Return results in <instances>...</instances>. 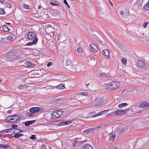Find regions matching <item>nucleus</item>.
Returning <instances> with one entry per match:
<instances>
[{
    "label": "nucleus",
    "mask_w": 149,
    "mask_h": 149,
    "mask_svg": "<svg viewBox=\"0 0 149 149\" xmlns=\"http://www.w3.org/2000/svg\"><path fill=\"white\" fill-rule=\"evenodd\" d=\"M15 54V52L14 51H9L7 56L5 57L6 60L8 61H13V59H16Z\"/></svg>",
    "instance_id": "2"
},
{
    "label": "nucleus",
    "mask_w": 149,
    "mask_h": 149,
    "mask_svg": "<svg viewBox=\"0 0 149 149\" xmlns=\"http://www.w3.org/2000/svg\"><path fill=\"white\" fill-rule=\"evenodd\" d=\"M26 65L28 67H33L35 66V64H33L29 61H28L26 63Z\"/></svg>",
    "instance_id": "25"
},
{
    "label": "nucleus",
    "mask_w": 149,
    "mask_h": 149,
    "mask_svg": "<svg viewBox=\"0 0 149 149\" xmlns=\"http://www.w3.org/2000/svg\"><path fill=\"white\" fill-rule=\"evenodd\" d=\"M16 116H17L18 117L17 118V119L15 120V119H14V118H10V120H11V121H10V122L13 123H14L16 122L19 120L21 118V117H19L18 116H17L15 115H14L12 116H11L10 117H12Z\"/></svg>",
    "instance_id": "10"
},
{
    "label": "nucleus",
    "mask_w": 149,
    "mask_h": 149,
    "mask_svg": "<svg viewBox=\"0 0 149 149\" xmlns=\"http://www.w3.org/2000/svg\"><path fill=\"white\" fill-rule=\"evenodd\" d=\"M78 140H76V138L75 139V140L73 141V143H72V146H76L77 145H78Z\"/></svg>",
    "instance_id": "26"
},
{
    "label": "nucleus",
    "mask_w": 149,
    "mask_h": 149,
    "mask_svg": "<svg viewBox=\"0 0 149 149\" xmlns=\"http://www.w3.org/2000/svg\"><path fill=\"white\" fill-rule=\"evenodd\" d=\"M109 78V76L108 74H106L105 79H108Z\"/></svg>",
    "instance_id": "53"
},
{
    "label": "nucleus",
    "mask_w": 149,
    "mask_h": 149,
    "mask_svg": "<svg viewBox=\"0 0 149 149\" xmlns=\"http://www.w3.org/2000/svg\"><path fill=\"white\" fill-rule=\"evenodd\" d=\"M7 39L6 38H0V41L3 42H6Z\"/></svg>",
    "instance_id": "38"
},
{
    "label": "nucleus",
    "mask_w": 149,
    "mask_h": 149,
    "mask_svg": "<svg viewBox=\"0 0 149 149\" xmlns=\"http://www.w3.org/2000/svg\"><path fill=\"white\" fill-rule=\"evenodd\" d=\"M137 65L139 68H142L144 66L145 63L143 61L140 60L138 61L137 63Z\"/></svg>",
    "instance_id": "12"
},
{
    "label": "nucleus",
    "mask_w": 149,
    "mask_h": 149,
    "mask_svg": "<svg viewBox=\"0 0 149 149\" xmlns=\"http://www.w3.org/2000/svg\"><path fill=\"white\" fill-rule=\"evenodd\" d=\"M148 24V21H147L146 22H144L143 24V26L144 28H146V26Z\"/></svg>",
    "instance_id": "45"
},
{
    "label": "nucleus",
    "mask_w": 149,
    "mask_h": 149,
    "mask_svg": "<svg viewBox=\"0 0 149 149\" xmlns=\"http://www.w3.org/2000/svg\"><path fill=\"white\" fill-rule=\"evenodd\" d=\"M36 137V135H32L29 138L32 140L35 139Z\"/></svg>",
    "instance_id": "47"
},
{
    "label": "nucleus",
    "mask_w": 149,
    "mask_h": 149,
    "mask_svg": "<svg viewBox=\"0 0 149 149\" xmlns=\"http://www.w3.org/2000/svg\"><path fill=\"white\" fill-rule=\"evenodd\" d=\"M106 76V74L102 72L99 74L98 76L99 77H100V78H102L105 79V77Z\"/></svg>",
    "instance_id": "23"
},
{
    "label": "nucleus",
    "mask_w": 149,
    "mask_h": 149,
    "mask_svg": "<svg viewBox=\"0 0 149 149\" xmlns=\"http://www.w3.org/2000/svg\"><path fill=\"white\" fill-rule=\"evenodd\" d=\"M27 116H28L31 117L33 116H34V113H27Z\"/></svg>",
    "instance_id": "44"
},
{
    "label": "nucleus",
    "mask_w": 149,
    "mask_h": 149,
    "mask_svg": "<svg viewBox=\"0 0 149 149\" xmlns=\"http://www.w3.org/2000/svg\"><path fill=\"white\" fill-rule=\"evenodd\" d=\"M13 112L12 110H8L7 112L8 113L11 114Z\"/></svg>",
    "instance_id": "56"
},
{
    "label": "nucleus",
    "mask_w": 149,
    "mask_h": 149,
    "mask_svg": "<svg viewBox=\"0 0 149 149\" xmlns=\"http://www.w3.org/2000/svg\"><path fill=\"white\" fill-rule=\"evenodd\" d=\"M13 129H8L5 130V132L6 133H8L11 132V131H12Z\"/></svg>",
    "instance_id": "46"
},
{
    "label": "nucleus",
    "mask_w": 149,
    "mask_h": 149,
    "mask_svg": "<svg viewBox=\"0 0 149 149\" xmlns=\"http://www.w3.org/2000/svg\"><path fill=\"white\" fill-rule=\"evenodd\" d=\"M128 104L126 103H123L121 104H119L118 105V107L119 108H120L122 107H125L127 106Z\"/></svg>",
    "instance_id": "29"
},
{
    "label": "nucleus",
    "mask_w": 149,
    "mask_h": 149,
    "mask_svg": "<svg viewBox=\"0 0 149 149\" xmlns=\"http://www.w3.org/2000/svg\"><path fill=\"white\" fill-rule=\"evenodd\" d=\"M27 36L28 39L31 40L34 39L36 37H38L36 36V34L32 32H29L27 34Z\"/></svg>",
    "instance_id": "6"
},
{
    "label": "nucleus",
    "mask_w": 149,
    "mask_h": 149,
    "mask_svg": "<svg viewBox=\"0 0 149 149\" xmlns=\"http://www.w3.org/2000/svg\"><path fill=\"white\" fill-rule=\"evenodd\" d=\"M18 130L19 131V133L23 132H24L23 130H22L19 129H18Z\"/></svg>",
    "instance_id": "62"
},
{
    "label": "nucleus",
    "mask_w": 149,
    "mask_h": 149,
    "mask_svg": "<svg viewBox=\"0 0 149 149\" xmlns=\"http://www.w3.org/2000/svg\"><path fill=\"white\" fill-rule=\"evenodd\" d=\"M71 63H72V61H71L70 60L68 59L65 61V64L67 67H68V66H69L71 64Z\"/></svg>",
    "instance_id": "28"
},
{
    "label": "nucleus",
    "mask_w": 149,
    "mask_h": 149,
    "mask_svg": "<svg viewBox=\"0 0 149 149\" xmlns=\"http://www.w3.org/2000/svg\"><path fill=\"white\" fill-rule=\"evenodd\" d=\"M2 29L3 31L5 32L8 31H10V29L8 28V26L5 25L3 26Z\"/></svg>",
    "instance_id": "20"
},
{
    "label": "nucleus",
    "mask_w": 149,
    "mask_h": 149,
    "mask_svg": "<svg viewBox=\"0 0 149 149\" xmlns=\"http://www.w3.org/2000/svg\"><path fill=\"white\" fill-rule=\"evenodd\" d=\"M75 66V65H74V64L72 63L69 66H68V67H66L67 69L71 71H74L76 68Z\"/></svg>",
    "instance_id": "8"
},
{
    "label": "nucleus",
    "mask_w": 149,
    "mask_h": 149,
    "mask_svg": "<svg viewBox=\"0 0 149 149\" xmlns=\"http://www.w3.org/2000/svg\"><path fill=\"white\" fill-rule=\"evenodd\" d=\"M2 148H3L5 149L10 148V146L7 144L4 145L0 143V149L1 148L2 149Z\"/></svg>",
    "instance_id": "18"
},
{
    "label": "nucleus",
    "mask_w": 149,
    "mask_h": 149,
    "mask_svg": "<svg viewBox=\"0 0 149 149\" xmlns=\"http://www.w3.org/2000/svg\"><path fill=\"white\" fill-rule=\"evenodd\" d=\"M78 139H79L80 141H83L82 137L80 138H76V140H77Z\"/></svg>",
    "instance_id": "58"
},
{
    "label": "nucleus",
    "mask_w": 149,
    "mask_h": 149,
    "mask_svg": "<svg viewBox=\"0 0 149 149\" xmlns=\"http://www.w3.org/2000/svg\"><path fill=\"white\" fill-rule=\"evenodd\" d=\"M143 9L145 10L149 9V0L147 3L143 6Z\"/></svg>",
    "instance_id": "24"
},
{
    "label": "nucleus",
    "mask_w": 149,
    "mask_h": 149,
    "mask_svg": "<svg viewBox=\"0 0 149 149\" xmlns=\"http://www.w3.org/2000/svg\"><path fill=\"white\" fill-rule=\"evenodd\" d=\"M50 3L52 6H58V5H57V4H56L55 3H52V2H50Z\"/></svg>",
    "instance_id": "55"
},
{
    "label": "nucleus",
    "mask_w": 149,
    "mask_h": 149,
    "mask_svg": "<svg viewBox=\"0 0 149 149\" xmlns=\"http://www.w3.org/2000/svg\"><path fill=\"white\" fill-rule=\"evenodd\" d=\"M23 6L25 9H30L29 6L27 5L23 4Z\"/></svg>",
    "instance_id": "32"
},
{
    "label": "nucleus",
    "mask_w": 149,
    "mask_h": 149,
    "mask_svg": "<svg viewBox=\"0 0 149 149\" xmlns=\"http://www.w3.org/2000/svg\"><path fill=\"white\" fill-rule=\"evenodd\" d=\"M64 123H65V125H67L71 123H72V121L70 120H68L66 121H64Z\"/></svg>",
    "instance_id": "48"
},
{
    "label": "nucleus",
    "mask_w": 149,
    "mask_h": 149,
    "mask_svg": "<svg viewBox=\"0 0 149 149\" xmlns=\"http://www.w3.org/2000/svg\"><path fill=\"white\" fill-rule=\"evenodd\" d=\"M94 36L95 37H94L95 38L97 41L98 42L100 43L102 42V41L100 40V39L98 37H96V36L95 35Z\"/></svg>",
    "instance_id": "43"
},
{
    "label": "nucleus",
    "mask_w": 149,
    "mask_h": 149,
    "mask_svg": "<svg viewBox=\"0 0 149 149\" xmlns=\"http://www.w3.org/2000/svg\"><path fill=\"white\" fill-rule=\"evenodd\" d=\"M65 87L64 85L60 84L59 85L56 86V88L59 89H63Z\"/></svg>",
    "instance_id": "21"
},
{
    "label": "nucleus",
    "mask_w": 149,
    "mask_h": 149,
    "mask_svg": "<svg viewBox=\"0 0 149 149\" xmlns=\"http://www.w3.org/2000/svg\"><path fill=\"white\" fill-rule=\"evenodd\" d=\"M95 101L96 102V106H100L103 103L102 100L98 97H96L95 98Z\"/></svg>",
    "instance_id": "9"
},
{
    "label": "nucleus",
    "mask_w": 149,
    "mask_h": 149,
    "mask_svg": "<svg viewBox=\"0 0 149 149\" xmlns=\"http://www.w3.org/2000/svg\"><path fill=\"white\" fill-rule=\"evenodd\" d=\"M55 111L56 115H55L53 116V119L57 118L60 117L62 115L63 113V111L61 110L59 111L56 110Z\"/></svg>",
    "instance_id": "5"
},
{
    "label": "nucleus",
    "mask_w": 149,
    "mask_h": 149,
    "mask_svg": "<svg viewBox=\"0 0 149 149\" xmlns=\"http://www.w3.org/2000/svg\"><path fill=\"white\" fill-rule=\"evenodd\" d=\"M121 60L122 62L124 64V65H125L127 61L126 59L125 58H122Z\"/></svg>",
    "instance_id": "33"
},
{
    "label": "nucleus",
    "mask_w": 149,
    "mask_h": 149,
    "mask_svg": "<svg viewBox=\"0 0 149 149\" xmlns=\"http://www.w3.org/2000/svg\"><path fill=\"white\" fill-rule=\"evenodd\" d=\"M59 125H65V123H64V121H63L59 123Z\"/></svg>",
    "instance_id": "50"
},
{
    "label": "nucleus",
    "mask_w": 149,
    "mask_h": 149,
    "mask_svg": "<svg viewBox=\"0 0 149 149\" xmlns=\"http://www.w3.org/2000/svg\"><path fill=\"white\" fill-rule=\"evenodd\" d=\"M23 134H19V133H16L15 135L13 136L14 137L17 138L20 137L21 136H23Z\"/></svg>",
    "instance_id": "22"
},
{
    "label": "nucleus",
    "mask_w": 149,
    "mask_h": 149,
    "mask_svg": "<svg viewBox=\"0 0 149 149\" xmlns=\"http://www.w3.org/2000/svg\"><path fill=\"white\" fill-rule=\"evenodd\" d=\"M102 54L107 58L109 57V50L108 49H105L102 51Z\"/></svg>",
    "instance_id": "13"
},
{
    "label": "nucleus",
    "mask_w": 149,
    "mask_h": 149,
    "mask_svg": "<svg viewBox=\"0 0 149 149\" xmlns=\"http://www.w3.org/2000/svg\"><path fill=\"white\" fill-rule=\"evenodd\" d=\"M6 6L7 7H9L10 8H11L12 7V5L11 3L10 2H8L6 3Z\"/></svg>",
    "instance_id": "36"
},
{
    "label": "nucleus",
    "mask_w": 149,
    "mask_h": 149,
    "mask_svg": "<svg viewBox=\"0 0 149 149\" xmlns=\"http://www.w3.org/2000/svg\"><path fill=\"white\" fill-rule=\"evenodd\" d=\"M88 141L85 139V140L82 141H78V145H80L81 144H82L85 142H87Z\"/></svg>",
    "instance_id": "30"
},
{
    "label": "nucleus",
    "mask_w": 149,
    "mask_h": 149,
    "mask_svg": "<svg viewBox=\"0 0 149 149\" xmlns=\"http://www.w3.org/2000/svg\"><path fill=\"white\" fill-rule=\"evenodd\" d=\"M36 121V120H32L28 121L25 122L24 123V125L26 126H29L30 125H31L35 123Z\"/></svg>",
    "instance_id": "16"
},
{
    "label": "nucleus",
    "mask_w": 149,
    "mask_h": 149,
    "mask_svg": "<svg viewBox=\"0 0 149 149\" xmlns=\"http://www.w3.org/2000/svg\"><path fill=\"white\" fill-rule=\"evenodd\" d=\"M24 86L20 85L18 86V88L20 89H23Z\"/></svg>",
    "instance_id": "52"
},
{
    "label": "nucleus",
    "mask_w": 149,
    "mask_h": 149,
    "mask_svg": "<svg viewBox=\"0 0 149 149\" xmlns=\"http://www.w3.org/2000/svg\"><path fill=\"white\" fill-rule=\"evenodd\" d=\"M81 94L82 95H87L88 93L86 92H82L81 93Z\"/></svg>",
    "instance_id": "49"
},
{
    "label": "nucleus",
    "mask_w": 149,
    "mask_h": 149,
    "mask_svg": "<svg viewBox=\"0 0 149 149\" xmlns=\"http://www.w3.org/2000/svg\"><path fill=\"white\" fill-rule=\"evenodd\" d=\"M130 110V109H128L126 110H122V114H124L126 113L127 112Z\"/></svg>",
    "instance_id": "40"
},
{
    "label": "nucleus",
    "mask_w": 149,
    "mask_h": 149,
    "mask_svg": "<svg viewBox=\"0 0 149 149\" xmlns=\"http://www.w3.org/2000/svg\"><path fill=\"white\" fill-rule=\"evenodd\" d=\"M5 132V130H3L2 131H0V132L1 133V134H4Z\"/></svg>",
    "instance_id": "59"
},
{
    "label": "nucleus",
    "mask_w": 149,
    "mask_h": 149,
    "mask_svg": "<svg viewBox=\"0 0 149 149\" xmlns=\"http://www.w3.org/2000/svg\"><path fill=\"white\" fill-rule=\"evenodd\" d=\"M140 107L143 108H146L148 107V103L146 102H143L141 103Z\"/></svg>",
    "instance_id": "15"
},
{
    "label": "nucleus",
    "mask_w": 149,
    "mask_h": 149,
    "mask_svg": "<svg viewBox=\"0 0 149 149\" xmlns=\"http://www.w3.org/2000/svg\"><path fill=\"white\" fill-rule=\"evenodd\" d=\"M109 3L110 4L111 6H112L113 5V3H112V2L111 1H110V0H109Z\"/></svg>",
    "instance_id": "61"
},
{
    "label": "nucleus",
    "mask_w": 149,
    "mask_h": 149,
    "mask_svg": "<svg viewBox=\"0 0 149 149\" xmlns=\"http://www.w3.org/2000/svg\"><path fill=\"white\" fill-rule=\"evenodd\" d=\"M77 51L79 53H81L82 52V49L81 47H78L77 49Z\"/></svg>",
    "instance_id": "34"
},
{
    "label": "nucleus",
    "mask_w": 149,
    "mask_h": 149,
    "mask_svg": "<svg viewBox=\"0 0 149 149\" xmlns=\"http://www.w3.org/2000/svg\"><path fill=\"white\" fill-rule=\"evenodd\" d=\"M41 110V108L40 107H33L31 108L29 111L32 113H35L39 112Z\"/></svg>",
    "instance_id": "7"
},
{
    "label": "nucleus",
    "mask_w": 149,
    "mask_h": 149,
    "mask_svg": "<svg viewBox=\"0 0 149 149\" xmlns=\"http://www.w3.org/2000/svg\"><path fill=\"white\" fill-rule=\"evenodd\" d=\"M68 47L67 46H62L61 47L60 49V51L61 52H62L65 53L66 52L68 51Z\"/></svg>",
    "instance_id": "14"
},
{
    "label": "nucleus",
    "mask_w": 149,
    "mask_h": 149,
    "mask_svg": "<svg viewBox=\"0 0 149 149\" xmlns=\"http://www.w3.org/2000/svg\"><path fill=\"white\" fill-rule=\"evenodd\" d=\"M12 129H14L17 130L18 129L17 128L18 127V126L17 125L13 124L12 126Z\"/></svg>",
    "instance_id": "41"
},
{
    "label": "nucleus",
    "mask_w": 149,
    "mask_h": 149,
    "mask_svg": "<svg viewBox=\"0 0 149 149\" xmlns=\"http://www.w3.org/2000/svg\"><path fill=\"white\" fill-rule=\"evenodd\" d=\"M91 58V61L92 60H95V59L94 58V57H92Z\"/></svg>",
    "instance_id": "64"
},
{
    "label": "nucleus",
    "mask_w": 149,
    "mask_h": 149,
    "mask_svg": "<svg viewBox=\"0 0 149 149\" xmlns=\"http://www.w3.org/2000/svg\"><path fill=\"white\" fill-rule=\"evenodd\" d=\"M108 111L107 110L102 111L100 112V113L99 114H100V115H101L104 114L106 113H107Z\"/></svg>",
    "instance_id": "37"
},
{
    "label": "nucleus",
    "mask_w": 149,
    "mask_h": 149,
    "mask_svg": "<svg viewBox=\"0 0 149 149\" xmlns=\"http://www.w3.org/2000/svg\"><path fill=\"white\" fill-rule=\"evenodd\" d=\"M120 13L121 15H122L124 14V12L123 10H121L120 12Z\"/></svg>",
    "instance_id": "63"
},
{
    "label": "nucleus",
    "mask_w": 149,
    "mask_h": 149,
    "mask_svg": "<svg viewBox=\"0 0 149 149\" xmlns=\"http://www.w3.org/2000/svg\"><path fill=\"white\" fill-rule=\"evenodd\" d=\"M94 129L93 128H90L85 130L84 131L83 133L85 134H87L89 132H92L93 131Z\"/></svg>",
    "instance_id": "19"
},
{
    "label": "nucleus",
    "mask_w": 149,
    "mask_h": 149,
    "mask_svg": "<svg viewBox=\"0 0 149 149\" xmlns=\"http://www.w3.org/2000/svg\"><path fill=\"white\" fill-rule=\"evenodd\" d=\"M116 134H113L112 135L111 137L109 138L108 140H111L112 141H113L114 139L115 138H116Z\"/></svg>",
    "instance_id": "31"
},
{
    "label": "nucleus",
    "mask_w": 149,
    "mask_h": 149,
    "mask_svg": "<svg viewBox=\"0 0 149 149\" xmlns=\"http://www.w3.org/2000/svg\"><path fill=\"white\" fill-rule=\"evenodd\" d=\"M10 118L9 117L5 119L6 121L8 122H10Z\"/></svg>",
    "instance_id": "57"
},
{
    "label": "nucleus",
    "mask_w": 149,
    "mask_h": 149,
    "mask_svg": "<svg viewBox=\"0 0 149 149\" xmlns=\"http://www.w3.org/2000/svg\"><path fill=\"white\" fill-rule=\"evenodd\" d=\"M5 13V12L4 10L0 8V15H4Z\"/></svg>",
    "instance_id": "39"
},
{
    "label": "nucleus",
    "mask_w": 149,
    "mask_h": 149,
    "mask_svg": "<svg viewBox=\"0 0 149 149\" xmlns=\"http://www.w3.org/2000/svg\"><path fill=\"white\" fill-rule=\"evenodd\" d=\"M38 41V37H36L33 40L32 42H29L27 43L26 45V46H31L33 44H36Z\"/></svg>",
    "instance_id": "11"
},
{
    "label": "nucleus",
    "mask_w": 149,
    "mask_h": 149,
    "mask_svg": "<svg viewBox=\"0 0 149 149\" xmlns=\"http://www.w3.org/2000/svg\"><path fill=\"white\" fill-rule=\"evenodd\" d=\"M120 85L118 82L113 81L108 84H104L103 85V86L104 87L107 89L111 90H113L118 88L120 87Z\"/></svg>",
    "instance_id": "1"
},
{
    "label": "nucleus",
    "mask_w": 149,
    "mask_h": 149,
    "mask_svg": "<svg viewBox=\"0 0 149 149\" xmlns=\"http://www.w3.org/2000/svg\"><path fill=\"white\" fill-rule=\"evenodd\" d=\"M99 113H97V114H95L94 115H93V116L92 117H96L97 116H98L100 115V114H99Z\"/></svg>",
    "instance_id": "54"
},
{
    "label": "nucleus",
    "mask_w": 149,
    "mask_h": 149,
    "mask_svg": "<svg viewBox=\"0 0 149 149\" xmlns=\"http://www.w3.org/2000/svg\"><path fill=\"white\" fill-rule=\"evenodd\" d=\"M82 146L84 149H93L92 147L88 143L84 144Z\"/></svg>",
    "instance_id": "17"
},
{
    "label": "nucleus",
    "mask_w": 149,
    "mask_h": 149,
    "mask_svg": "<svg viewBox=\"0 0 149 149\" xmlns=\"http://www.w3.org/2000/svg\"><path fill=\"white\" fill-rule=\"evenodd\" d=\"M143 0H137L134 3L133 6L135 10H138L141 8V5Z\"/></svg>",
    "instance_id": "3"
},
{
    "label": "nucleus",
    "mask_w": 149,
    "mask_h": 149,
    "mask_svg": "<svg viewBox=\"0 0 149 149\" xmlns=\"http://www.w3.org/2000/svg\"><path fill=\"white\" fill-rule=\"evenodd\" d=\"M52 64V62H49L47 63V67H49L50 65H51Z\"/></svg>",
    "instance_id": "51"
},
{
    "label": "nucleus",
    "mask_w": 149,
    "mask_h": 149,
    "mask_svg": "<svg viewBox=\"0 0 149 149\" xmlns=\"http://www.w3.org/2000/svg\"><path fill=\"white\" fill-rule=\"evenodd\" d=\"M124 131H125V130L123 128H122L121 129L120 132H123Z\"/></svg>",
    "instance_id": "60"
},
{
    "label": "nucleus",
    "mask_w": 149,
    "mask_h": 149,
    "mask_svg": "<svg viewBox=\"0 0 149 149\" xmlns=\"http://www.w3.org/2000/svg\"><path fill=\"white\" fill-rule=\"evenodd\" d=\"M13 37L12 36L10 35L8 36L7 37V38H6V39L7 40L10 41L13 40Z\"/></svg>",
    "instance_id": "35"
},
{
    "label": "nucleus",
    "mask_w": 149,
    "mask_h": 149,
    "mask_svg": "<svg viewBox=\"0 0 149 149\" xmlns=\"http://www.w3.org/2000/svg\"><path fill=\"white\" fill-rule=\"evenodd\" d=\"M90 49L91 52L93 53H95L98 50V48L97 45L93 43L89 45Z\"/></svg>",
    "instance_id": "4"
},
{
    "label": "nucleus",
    "mask_w": 149,
    "mask_h": 149,
    "mask_svg": "<svg viewBox=\"0 0 149 149\" xmlns=\"http://www.w3.org/2000/svg\"><path fill=\"white\" fill-rule=\"evenodd\" d=\"M65 5H66L67 6V7L68 8H70V6H69V5L68 4V3H67L66 0H63V1Z\"/></svg>",
    "instance_id": "42"
},
{
    "label": "nucleus",
    "mask_w": 149,
    "mask_h": 149,
    "mask_svg": "<svg viewBox=\"0 0 149 149\" xmlns=\"http://www.w3.org/2000/svg\"><path fill=\"white\" fill-rule=\"evenodd\" d=\"M115 113L117 115L122 114V110H118L114 111Z\"/></svg>",
    "instance_id": "27"
}]
</instances>
